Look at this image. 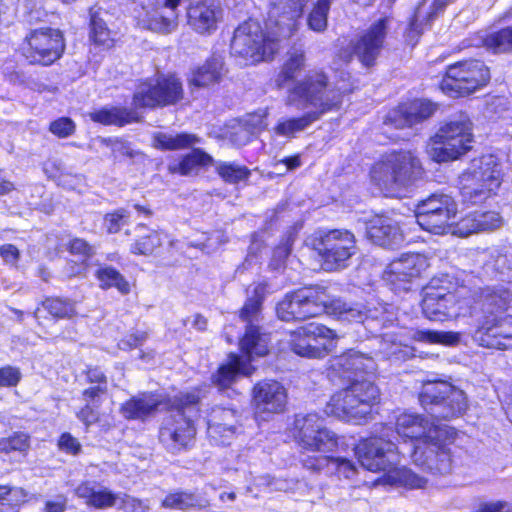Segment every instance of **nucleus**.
<instances>
[{
    "instance_id": "f257e3e1",
    "label": "nucleus",
    "mask_w": 512,
    "mask_h": 512,
    "mask_svg": "<svg viewBox=\"0 0 512 512\" xmlns=\"http://www.w3.org/2000/svg\"><path fill=\"white\" fill-rule=\"evenodd\" d=\"M446 430L413 413H402L396 419V431L381 425L373 436L356 447L360 464L369 471L386 469L409 457L422 470L431 474H447L452 460L443 444Z\"/></svg>"
},
{
    "instance_id": "f03ea898",
    "label": "nucleus",
    "mask_w": 512,
    "mask_h": 512,
    "mask_svg": "<svg viewBox=\"0 0 512 512\" xmlns=\"http://www.w3.org/2000/svg\"><path fill=\"white\" fill-rule=\"evenodd\" d=\"M309 0H268L270 9L265 33L258 21L249 19L234 31L231 52L247 63L272 59L279 51L281 42L298 30V19Z\"/></svg>"
},
{
    "instance_id": "7ed1b4c3",
    "label": "nucleus",
    "mask_w": 512,
    "mask_h": 512,
    "mask_svg": "<svg viewBox=\"0 0 512 512\" xmlns=\"http://www.w3.org/2000/svg\"><path fill=\"white\" fill-rule=\"evenodd\" d=\"M350 85L342 80L332 84L323 71H310L288 89L285 103L299 110H306L300 117H283L274 127L276 135L294 138L305 131L324 114L339 109Z\"/></svg>"
},
{
    "instance_id": "20e7f679",
    "label": "nucleus",
    "mask_w": 512,
    "mask_h": 512,
    "mask_svg": "<svg viewBox=\"0 0 512 512\" xmlns=\"http://www.w3.org/2000/svg\"><path fill=\"white\" fill-rule=\"evenodd\" d=\"M265 293V284L255 285L253 295L248 297L240 311V318L247 322L245 334L240 341V348L246 359L233 353L228 356L227 363L222 364L212 376V382L220 389L230 387L239 374L251 375L254 369L247 362L254 357L265 356L269 351V336L260 333L259 327L254 324L258 322Z\"/></svg>"
},
{
    "instance_id": "39448f33",
    "label": "nucleus",
    "mask_w": 512,
    "mask_h": 512,
    "mask_svg": "<svg viewBox=\"0 0 512 512\" xmlns=\"http://www.w3.org/2000/svg\"><path fill=\"white\" fill-rule=\"evenodd\" d=\"M332 306L339 315L349 321L359 322L369 329H374V322L379 320L382 311L349 306L340 300L331 301L323 287L306 288L287 294L276 306V313L282 321H301L315 317Z\"/></svg>"
},
{
    "instance_id": "423d86ee",
    "label": "nucleus",
    "mask_w": 512,
    "mask_h": 512,
    "mask_svg": "<svg viewBox=\"0 0 512 512\" xmlns=\"http://www.w3.org/2000/svg\"><path fill=\"white\" fill-rule=\"evenodd\" d=\"M423 173L418 156L411 150L383 155L370 170L371 181L387 196H396L411 186Z\"/></svg>"
},
{
    "instance_id": "0eeeda50",
    "label": "nucleus",
    "mask_w": 512,
    "mask_h": 512,
    "mask_svg": "<svg viewBox=\"0 0 512 512\" xmlns=\"http://www.w3.org/2000/svg\"><path fill=\"white\" fill-rule=\"evenodd\" d=\"M198 402L199 395L195 391L180 393L168 400L166 409L170 413L163 420L159 439L171 452H177L193 441L196 428L192 417L198 412Z\"/></svg>"
},
{
    "instance_id": "6e6552de",
    "label": "nucleus",
    "mask_w": 512,
    "mask_h": 512,
    "mask_svg": "<svg viewBox=\"0 0 512 512\" xmlns=\"http://www.w3.org/2000/svg\"><path fill=\"white\" fill-rule=\"evenodd\" d=\"M380 402V391L369 379H354L351 384L335 393L326 406V414L346 421H366Z\"/></svg>"
},
{
    "instance_id": "1a4fd4ad",
    "label": "nucleus",
    "mask_w": 512,
    "mask_h": 512,
    "mask_svg": "<svg viewBox=\"0 0 512 512\" xmlns=\"http://www.w3.org/2000/svg\"><path fill=\"white\" fill-rule=\"evenodd\" d=\"M502 183L498 159L494 155H483L473 159L459 177L460 195L464 202L479 204L496 195Z\"/></svg>"
},
{
    "instance_id": "9d476101",
    "label": "nucleus",
    "mask_w": 512,
    "mask_h": 512,
    "mask_svg": "<svg viewBox=\"0 0 512 512\" xmlns=\"http://www.w3.org/2000/svg\"><path fill=\"white\" fill-rule=\"evenodd\" d=\"M472 142V123L466 114L460 113L431 138L429 154L436 162L455 160L471 149Z\"/></svg>"
},
{
    "instance_id": "9b49d317",
    "label": "nucleus",
    "mask_w": 512,
    "mask_h": 512,
    "mask_svg": "<svg viewBox=\"0 0 512 512\" xmlns=\"http://www.w3.org/2000/svg\"><path fill=\"white\" fill-rule=\"evenodd\" d=\"M311 246L325 271L346 268L358 250L354 233L347 229L320 232L311 240Z\"/></svg>"
},
{
    "instance_id": "f8f14e48",
    "label": "nucleus",
    "mask_w": 512,
    "mask_h": 512,
    "mask_svg": "<svg viewBox=\"0 0 512 512\" xmlns=\"http://www.w3.org/2000/svg\"><path fill=\"white\" fill-rule=\"evenodd\" d=\"M421 405L436 418L449 419L467 409L465 393L446 381H427L419 396Z\"/></svg>"
},
{
    "instance_id": "ddd939ff",
    "label": "nucleus",
    "mask_w": 512,
    "mask_h": 512,
    "mask_svg": "<svg viewBox=\"0 0 512 512\" xmlns=\"http://www.w3.org/2000/svg\"><path fill=\"white\" fill-rule=\"evenodd\" d=\"M489 68L480 60H466L449 65L440 82V89L451 97L468 96L486 86Z\"/></svg>"
},
{
    "instance_id": "4468645a",
    "label": "nucleus",
    "mask_w": 512,
    "mask_h": 512,
    "mask_svg": "<svg viewBox=\"0 0 512 512\" xmlns=\"http://www.w3.org/2000/svg\"><path fill=\"white\" fill-rule=\"evenodd\" d=\"M464 294V287L449 291L432 280L430 285L424 288L423 313L432 321H445L464 315L469 304Z\"/></svg>"
},
{
    "instance_id": "2eb2a0df",
    "label": "nucleus",
    "mask_w": 512,
    "mask_h": 512,
    "mask_svg": "<svg viewBox=\"0 0 512 512\" xmlns=\"http://www.w3.org/2000/svg\"><path fill=\"white\" fill-rule=\"evenodd\" d=\"M292 434L305 451L327 453L337 446L336 434L326 427L325 419L317 413L296 415Z\"/></svg>"
},
{
    "instance_id": "dca6fc26",
    "label": "nucleus",
    "mask_w": 512,
    "mask_h": 512,
    "mask_svg": "<svg viewBox=\"0 0 512 512\" xmlns=\"http://www.w3.org/2000/svg\"><path fill=\"white\" fill-rule=\"evenodd\" d=\"M183 87L174 75L159 76L140 83L133 95L136 108H155L173 105L183 98Z\"/></svg>"
},
{
    "instance_id": "f3484780",
    "label": "nucleus",
    "mask_w": 512,
    "mask_h": 512,
    "mask_svg": "<svg viewBox=\"0 0 512 512\" xmlns=\"http://www.w3.org/2000/svg\"><path fill=\"white\" fill-rule=\"evenodd\" d=\"M457 212V204L447 194H432L417 205L416 221L419 226L429 232L442 234L452 223Z\"/></svg>"
},
{
    "instance_id": "a211bd4d",
    "label": "nucleus",
    "mask_w": 512,
    "mask_h": 512,
    "mask_svg": "<svg viewBox=\"0 0 512 512\" xmlns=\"http://www.w3.org/2000/svg\"><path fill=\"white\" fill-rule=\"evenodd\" d=\"M429 266L428 258L422 254H404L386 267L383 279L396 292L408 291L412 281L421 277Z\"/></svg>"
},
{
    "instance_id": "6ab92c4d",
    "label": "nucleus",
    "mask_w": 512,
    "mask_h": 512,
    "mask_svg": "<svg viewBox=\"0 0 512 512\" xmlns=\"http://www.w3.org/2000/svg\"><path fill=\"white\" fill-rule=\"evenodd\" d=\"M28 48L24 55L30 63L50 65L59 59L65 43L59 30L44 28L33 31L28 37Z\"/></svg>"
},
{
    "instance_id": "aec40b11",
    "label": "nucleus",
    "mask_w": 512,
    "mask_h": 512,
    "mask_svg": "<svg viewBox=\"0 0 512 512\" xmlns=\"http://www.w3.org/2000/svg\"><path fill=\"white\" fill-rule=\"evenodd\" d=\"M186 22L198 35L214 34L223 19V7L220 0H187Z\"/></svg>"
},
{
    "instance_id": "412c9836",
    "label": "nucleus",
    "mask_w": 512,
    "mask_h": 512,
    "mask_svg": "<svg viewBox=\"0 0 512 512\" xmlns=\"http://www.w3.org/2000/svg\"><path fill=\"white\" fill-rule=\"evenodd\" d=\"M391 25L390 17H381L372 22L354 43V54L364 66L370 67L375 63L384 48Z\"/></svg>"
},
{
    "instance_id": "4be33fe9",
    "label": "nucleus",
    "mask_w": 512,
    "mask_h": 512,
    "mask_svg": "<svg viewBox=\"0 0 512 512\" xmlns=\"http://www.w3.org/2000/svg\"><path fill=\"white\" fill-rule=\"evenodd\" d=\"M475 341L486 348L507 350L512 348V316H485L474 334Z\"/></svg>"
},
{
    "instance_id": "5701e85b",
    "label": "nucleus",
    "mask_w": 512,
    "mask_h": 512,
    "mask_svg": "<svg viewBox=\"0 0 512 512\" xmlns=\"http://www.w3.org/2000/svg\"><path fill=\"white\" fill-rule=\"evenodd\" d=\"M376 369L373 357L353 349L330 359L328 368L331 379L338 377L348 380L358 379L361 373L372 375Z\"/></svg>"
},
{
    "instance_id": "b1692460",
    "label": "nucleus",
    "mask_w": 512,
    "mask_h": 512,
    "mask_svg": "<svg viewBox=\"0 0 512 512\" xmlns=\"http://www.w3.org/2000/svg\"><path fill=\"white\" fill-rule=\"evenodd\" d=\"M436 111V105L428 100H414L403 103L390 110L384 119V132L390 129H403L412 127L429 117Z\"/></svg>"
},
{
    "instance_id": "393cba45",
    "label": "nucleus",
    "mask_w": 512,
    "mask_h": 512,
    "mask_svg": "<svg viewBox=\"0 0 512 512\" xmlns=\"http://www.w3.org/2000/svg\"><path fill=\"white\" fill-rule=\"evenodd\" d=\"M255 415L266 420L271 414L283 412L287 402L285 388L277 381H263L253 390Z\"/></svg>"
},
{
    "instance_id": "a878e982",
    "label": "nucleus",
    "mask_w": 512,
    "mask_h": 512,
    "mask_svg": "<svg viewBox=\"0 0 512 512\" xmlns=\"http://www.w3.org/2000/svg\"><path fill=\"white\" fill-rule=\"evenodd\" d=\"M239 416L236 410L227 407H213L208 415L207 433L217 445L229 444L238 430Z\"/></svg>"
},
{
    "instance_id": "bb28decb",
    "label": "nucleus",
    "mask_w": 512,
    "mask_h": 512,
    "mask_svg": "<svg viewBox=\"0 0 512 512\" xmlns=\"http://www.w3.org/2000/svg\"><path fill=\"white\" fill-rule=\"evenodd\" d=\"M181 0H159L155 7L146 12L142 19L143 26L147 29L169 34L178 26V7Z\"/></svg>"
},
{
    "instance_id": "cd10ccee",
    "label": "nucleus",
    "mask_w": 512,
    "mask_h": 512,
    "mask_svg": "<svg viewBox=\"0 0 512 512\" xmlns=\"http://www.w3.org/2000/svg\"><path fill=\"white\" fill-rule=\"evenodd\" d=\"M367 237L385 248L398 247L404 240L397 223L387 216H374L366 222Z\"/></svg>"
},
{
    "instance_id": "c85d7f7f",
    "label": "nucleus",
    "mask_w": 512,
    "mask_h": 512,
    "mask_svg": "<svg viewBox=\"0 0 512 512\" xmlns=\"http://www.w3.org/2000/svg\"><path fill=\"white\" fill-rule=\"evenodd\" d=\"M327 333L325 326L316 322L308 323L291 333L290 346L292 351L302 357L322 358L325 356V346H312L310 340Z\"/></svg>"
},
{
    "instance_id": "c756f323",
    "label": "nucleus",
    "mask_w": 512,
    "mask_h": 512,
    "mask_svg": "<svg viewBox=\"0 0 512 512\" xmlns=\"http://www.w3.org/2000/svg\"><path fill=\"white\" fill-rule=\"evenodd\" d=\"M452 1L453 0H434V2H429L428 0H422L416 7L409 28L405 33V41L409 45H416L424 28Z\"/></svg>"
},
{
    "instance_id": "7c9ffc66",
    "label": "nucleus",
    "mask_w": 512,
    "mask_h": 512,
    "mask_svg": "<svg viewBox=\"0 0 512 512\" xmlns=\"http://www.w3.org/2000/svg\"><path fill=\"white\" fill-rule=\"evenodd\" d=\"M165 402L159 395L143 393L132 397L120 408V412L126 419L144 420L153 415L161 406L166 408Z\"/></svg>"
},
{
    "instance_id": "2f4dec72",
    "label": "nucleus",
    "mask_w": 512,
    "mask_h": 512,
    "mask_svg": "<svg viewBox=\"0 0 512 512\" xmlns=\"http://www.w3.org/2000/svg\"><path fill=\"white\" fill-rule=\"evenodd\" d=\"M501 215L494 211H474L467 214L457 222L456 232L461 236H468L473 233L492 231L502 226Z\"/></svg>"
},
{
    "instance_id": "473e14b6",
    "label": "nucleus",
    "mask_w": 512,
    "mask_h": 512,
    "mask_svg": "<svg viewBox=\"0 0 512 512\" xmlns=\"http://www.w3.org/2000/svg\"><path fill=\"white\" fill-rule=\"evenodd\" d=\"M138 109L134 105L133 108L105 106L91 112L89 116L93 122L122 127L140 121L141 115Z\"/></svg>"
},
{
    "instance_id": "72a5a7b5",
    "label": "nucleus",
    "mask_w": 512,
    "mask_h": 512,
    "mask_svg": "<svg viewBox=\"0 0 512 512\" xmlns=\"http://www.w3.org/2000/svg\"><path fill=\"white\" fill-rule=\"evenodd\" d=\"M76 495L85 500L88 506L105 509L113 507L118 502V495L107 489H97L94 482H83L75 489Z\"/></svg>"
},
{
    "instance_id": "f704fd0d",
    "label": "nucleus",
    "mask_w": 512,
    "mask_h": 512,
    "mask_svg": "<svg viewBox=\"0 0 512 512\" xmlns=\"http://www.w3.org/2000/svg\"><path fill=\"white\" fill-rule=\"evenodd\" d=\"M479 299L484 311L495 315L494 311H504L512 300V292L505 285L485 287L479 291Z\"/></svg>"
},
{
    "instance_id": "c9c22d12",
    "label": "nucleus",
    "mask_w": 512,
    "mask_h": 512,
    "mask_svg": "<svg viewBox=\"0 0 512 512\" xmlns=\"http://www.w3.org/2000/svg\"><path fill=\"white\" fill-rule=\"evenodd\" d=\"M306 55L303 49L294 48L287 53L285 62L275 79L279 89L285 88L287 84L293 81L304 69Z\"/></svg>"
},
{
    "instance_id": "e433bc0d",
    "label": "nucleus",
    "mask_w": 512,
    "mask_h": 512,
    "mask_svg": "<svg viewBox=\"0 0 512 512\" xmlns=\"http://www.w3.org/2000/svg\"><path fill=\"white\" fill-rule=\"evenodd\" d=\"M222 75V58L213 56L193 73L190 84L195 87H208L218 83Z\"/></svg>"
},
{
    "instance_id": "4c0bfd02",
    "label": "nucleus",
    "mask_w": 512,
    "mask_h": 512,
    "mask_svg": "<svg viewBox=\"0 0 512 512\" xmlns=\"http://www.w3.org/2000/svg\"><path fill=\"white\" fill-rule=\"evenodd\" d=\"M398 463L392 464L386 469L377 470L376 472L383 471L386 473V482L393 484H400L410 489L424 488L427 484V479L413 472L406 467L396 468Z\"/></svg>"
},
{
    "instance_id": "58836bf2",
    "label": "nucleus",
    "mask_w": 512,
    "mask_h": 512,
    "mask_svg": "<svg viewBox=\"0 0 512 512\" xmlns=\"http://www.w3.org/2000/svg\"><path fill=\"white\" fill-rule=\"evenodd\" d=\"M155 147L163 150H179L194 146L200 143V139L189 133H163L159 132L154 135Z\"/></svg>"
},
{
    "instance_id": "ea45409f",
    "label": "nucleus",
    "mask_w": 512,
    "mask_h": 512,
    "mask_svg": "<svg viewBox=\"0 0 512 512\" xmlns=\"http://www.w3.org/2000/svg\"><path fill=\"white\" fill-rule=\"evenodd\" d=\"M90 40L103 49L113 46L114 39L100 12L90 11Z\"/></svg>"
},
{
    "instance_id": "a19ab883",
    "label": "nucleus",
    "mask_w": 512,
    "mask_h": 512,
    "mask_svg": "<svg viewBox=\"0 0 512 512\" xmlns=\"http://www.w3.org/2000/svg\"><path fill=\"white\" fill-rule=\"evenodd\" d=\"M161 506L167 509L187 510L205 506V501L198 495L186 491H176L168 494Z\"/></svg>"
},
{
    "instance_id": "79ce46f5",
    "label": "nucleus",
    "mask_w": 512,
    "mask_h": 512,
    "mask_svg": "<svg viewBox=\"0 0 512 512\" xmlns=\"http://www.w3.org/2000/svg\"><path fill=\"white\" fill-rule=\"evenodd\" d=\"M96 277L103 289L116 288L121 294L130 292V285L124 276L111 266L100 267L96 272Z\"/></svg>"
},
{
    "instance_id": "37998d69",
    "label": "nucleus",
    "mask_w": 512,
    "mask_h": 512,
    "mask_svg": "<svg viewBox=\"0 0 512 512\" xmlns=\"http://www.w3.org/2000/svg\"><path fill=\"white\" fill-rule=\"evenodd\" d=\"M165 242H170L167 234L162 231H151L148 235L137 239L131 245L130 251L137 255H152Z\"/></svg>"
},
{
    "instance_id": "c03bdc74",
    "label": "nucleus",
    "mask_w": 512,
    "mask_h": 512,
    "mask_svg": "<svg viewBox=\"0 0 512 512\" xmlns=\"http://www.w3.org/2000/svg\"><path fill=\"white\" fill-rule=\"evenodd\" d=\"M333 0H318L307 17V25L314 32H323L327 28L328 13Z\"/></svg>"
},
{
    "instance_id": "a18cd8bd",
    "label": "nucleus",
    "mask_w": 512,
    "mask_h": 512,
    "mask_svg": "<svg viewBox=\"0 0 512 512\" xmlns=\"http://www.w3.org/2000/svg\"><path fill=\"white\" fill-rule=\"evenodd\" d=\"M411 338L418 342L429 344H445L452 345L459 341V334L454 332H438L432 330H413Z\"/></svg>"
},
{
    "instance_id": "49530a36",
    "label": "nucleus",
    "mask_w": 512,
    "mask_h": 512,
    "mask_svg": "<svg viewBox=\"0 0 512 512\" xmlns=\"http://www.w3.org/2000/svg\"><path fill=\"white\" fill-rule=\"evenodd\" d=\"M213 159L210 155L200 149H193L191 153L186 155L177 166L171 168L173 171H178L182 175L192 173L196 167L212 164Z\"/></svg>"
},
{
    "instance_id": "de8ad7c7",
    "label": "nucleus",
    "mask_w": 512,
    "mask_h": 512,
    "mask_svg": "<svg viewBox=\"0 0 512 512\" xmlns=\"http://www.w3.org/2000/svg\"><path fill=\"white\" fill-rule=\"evenodd\" d=\"M44 309L54 318H71L76 314L74 303L59 297L47 298L42 302Z\"/></svg>"
},
{
    "instance_id": "09e8293b",
    "label": "nucleus",
    "mask_w": 512,
    "mask_h": 512,
    "mask_svg": "<svg viewBox=\"0 0 512 512\" xmlns=\"http://www.w3.org/2000/svg\"><path fill=\"white\" fill-rule=\"evenodd\" d=\"M484 43L489 50L495 53L512 51V27L488 35Z\"/></svg>"
},
{
    "instance_id": "8fccbe9b",
    "label": "nucleus",
    "mask_w": 512,
    "mask_h": 512,
    "mask_svg": "<svg viewBox=\"0 0 512 512\" xmlns=\"http://www.w3.org/2000/svg\"><path fill=\"white\" fill-rule=\"evenodd\" d=\"M216 171L224 181L229 183L245 180L250 174L245 166L229 162H218L216 164Z\"/></svg>"
},
{
    "instance_id": "3c124183",
    "label": "nucleus",
    "mask_w": 512,
    "mask_h": 512,
    "mask_svg": "<svg viewBox=\"0 0 512 512\" xmlns=\"http://www.w3.org/2000/svg\"><path fill=\"white\" fill-rule=\"evenodd\" d=\"M296 234L293 231H289L281 240L279 245L273 250L270 266L273 269H279L284 264L286 259L291 253L292 245L295 241Z\"/></svg>"
},
{
    "instance_id": "603ef678",
    "label": "nucleus",
    "mask_w": 512,
    "mask_h": 512,
    "mask_svg": "<svg viewBox=\"0 0 512 512\" xmlns=\"http://www.w3.org/2000/svg\"><path fill=\"white\" fill-rule=\"evenodd\" d=\"M131 213L126 208H119L104 217L103 226L110 234L117 233L121 228L129 223Z\"/></svg>"
},
{
    "instance_id": "864d4df0",
    "label": "nucleus",
    "mask_w": 512,
    "mask_h": 512,
    "mask_svg": "<svg viewBox=\"0 0 512 512\" xmlns=\"http://www.w3.org/2000/svg\"><path fill=\"white\" fill-rule=\"evenodd\" d=\"M30 446L29 436L23 432H15L8 438L0 439V452H26Z\"/></svg>"
},
{
    "instance_id": "5fc2aeb1",
    "label": "nucleus",
    "mask_w": 512,
    "mask_h": 512,
    "mask_svg": "<svg viewBox=\"0 0 512 512\" xmlns=\"http://www.w3.org/2000/svg\"><path fill=\"white\" fill-rule=\"evenodd\" d=\"M22 497L21 490L0 486V511L16 512V508L22 501Z\"/></svg>"
},
{
    "instance_id": "6e6d98bb",
    "label": "nucleus",
    "mask_w": 512,
    "mask_h": 512,
    "mask_svg": "<svg viewBox=\"0 0 512 512\" xmlns=\"http://www.w3.org/2000/svg\"><path fill=\"white\" fill-rule=\"evenodd\" d=\"M380 352L387 358H395L397 360L405 359L409 356L407 346L395 342L389 335L383 337Z\"/></svg>"
},
{
    "instance_id": "4d7b16f0",
    "label": "nucleus",
    "mask_w": 512,
    "mask_h": 512,
    "mask_svg": "<svg viewBox=\"0 0 512 512\" xmlns=\"http://www.w3.org/2000/svg\"><path fill=\"white\" fill-rule=\"evenodd\" d=\"M334 460L335 457L330 456L308 457L307 459L303 460V465L309 470L315 472H324L327 475H332V463Z\"/></svg>"
},
{
    "instance_id": "13d9d810",
    "label": "nucleus",
    "mask_w": 512,
    "mask_h": 512,
    "mask_svg": "<svg viewBox=\"0 0 512 512\" xmlns=\"http://www.w3.org/2000/svg\"><path fill=\"white\" fill-rule=\"evenodd\" d=\"M253 135V131L245 123L238 122L228 131V139L237 146L247 144Z\"/></svg>"
},
{
    "instance_id": "bf43d9fd",
    "label": "nucleus",
    "mask_w": 512,
    "mask_h": 512,
    "mask_svg": "<svg viewBox=\"0 0 512 512\" xmlns=\"http://www.w3.org/2000/svg\"><path fill=\"white\" fill-rule=\"evenodd\" d=\"M332 465V475H337L339 478L352 479L357 473L356 466L346 458L335 457Z\"/></svg>"
},
{
    "instance_id": "052dcab7",
    "label": "nucleus",
    "mask_w": 512,
    "mask_h": 512,
    "mask_svg": "<svg viewBox=\"0 0 512 512\" xmlns=\"http://www.w3.org/2000/svg\"><path fill=\"white\" fill-rule=\"evenodd\" d=\"M49 130L59 138H67L74 133L75 123L68 117H62L51 122Z\"/></svg>"
},
{
    "instance_id": "680f3d73",
    "label": "nucleus",
    "mask_w": 512,
    "mask_h": 512,
    "mask_svg": "<svg viewBox=\"0 0 512 512\" xmlns=\"http://www.w3.org/2000/svg\"><path fill=\"white\" fill-rule=\"evenodd\" d=\"M21 379V372L18 368L7 365L0 368V387L16 386Z\"/></svg>"
},
{
    "instance_id": "e2e57ef3",
    "label": "nucleus",
    "mask_w": 512,
    "mask_h": 512,
    "mask_svg": "<svg viewBox=\"0 0 512 512\" xmlns=\"http://www.w3.org/2000/svg\"><path fill=\"white\" fill-rule=\"evenodd\" d=\"M107 394V387L90 386L82 392L83 400L94 406H100L103 397Z\"/></svg>"
},
{
    "instance_id": "0e129e2a",
    "label": "nucleus",
    "mask_w": 512,
    "mask_h": 512,
    "mask_svg": "<svg viewBox=\"0 0 512 512\" xmlns=\"http://www.w3.org/2000/svg\"><path fill=\"white\" fill-rule=\"evenodd\" d=\"M325 330L327 331V333H323L324 335H321V336H316L314 337L315 340H310V344L312 346H325V355H327L329 352H331L336 344H335V340H336V334L334 333L333 330L327 328L325 326Z\"/></svg>"
},
{
    "instance_id": "69168bd1",
    "label": "nucleus",
    "mask_w": 512,
    "mask_h": 512,
    "mask_svg": "<svg viewBox=\"0 0 512 512\" xmlns=\"http://www.w3.org/2000/svg\"><path fill=\"white\" fill-rule=\"evenodd\" d=\"M121 503L126 512H148L150 507L147 501L128 495L121 498Z\"/></svg>"
},
{
    "instance_id": "338daca9",
    "label": "nucleus",
    "mask_w": 512,
    "mask_h": 512,
    "mask_svg": "<svg viewBox=\"0 0 512 512\" xmlns=\"http://www.w3.org/2000/svg\"><path fill=\"white\" fill-rule=\"evenodd\" d=\"M99 406L86 403L85 406L77 413V417L86 426H89L99 419Z\"/></svg>"
},
{
    "instance_id": "774afa93",
    "label": "nucleus",
    "mask_w": 512,
    "mask_h": 512,
    "mask_svg": "<svg viewBox=\"0 0 512 512\" xmlns=\"http://www.w3.org/2000/svg\"><path fill=\"white\" fill-rule=\"evenodd\" d=\"M147 339V333L143 331H137L133 334L128 335L126 338L122 339L118 346L120 349L127 350L136 348L142 345Z\"/></svg>"
}]
</instances>
